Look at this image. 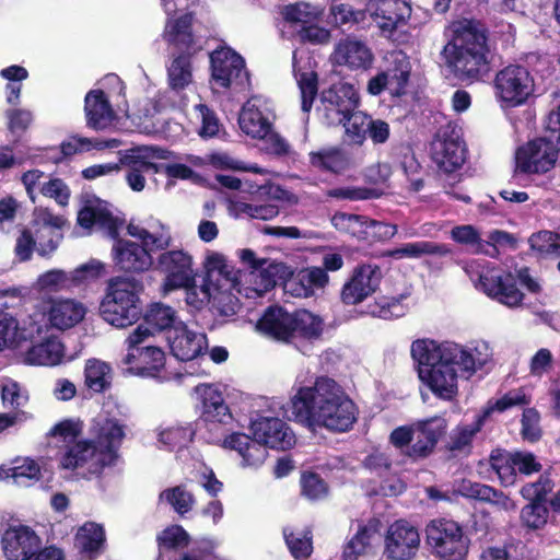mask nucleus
<instances>
[{
	"label": "nucleus",
	"mask_w": 560,
	"mask_h": 560,
	"mask_svg": "<svg viewBox=\"0 0 560 560\" xmlns=\"http://www.w3.org/2000/svg\"><path fill=\"white\" fill-rule=\"evenodd\" d=\"M293 419L307 428L349 430L357 420V408L331 378L319 377L313 386H302L290 401Z\"/></svg>",
	"instance_id": "obj_1"
},
{
	"label": "nucleus",
	"mask_w": 560,
	"mask_h": 560,
	"mask_svg": "<svg viewBox=\"0 0 560 560\" xmlns=\"http://www.w3.org/2000/svg\"><path fill=\"white\" fill-rule=\"evenodd\" d=\"M442 57L451 72L463 82L480 80L489 71V47L486 30L472 20L453 22Z\"/></svg>",
	"instance_id": "obj_2"
},
{
	"label": "nucleus",
	"mask_w": 560,
	"mask_h": 560,
	"mask_svg": "<svg viewBox=\"0 0 560 560\" xmlns=\"http://www.w3.org/2000/svg\"><path fill=\"white\" fill-rule=\"evenodd\" d=\"M324 115L330 125L341 124L349 137L386 140L389 126L381 119H373L363 112H354L359 94L353 85L339 83L322 94Z\"/></svg>",
	"instance_id": "obj_3"
},
{
	"label": "nucleus",
	"mask_w": 560,
	"mask_h": 560,
	"mask_svg": "<svg viewBox=\"0 0 560 560\" xmlns=\"http://www.w3.org/2000/svg\"><path fill=\"white\" fill-rule=\"evenodd\" d=\"M446 343L416 340L411 355L418 362L419 378L440 399L452 400L457 396V361L445 355Z\"/></svg>",
	"instance_id": "obj_4"
},
{
	"label": "nucleus",
	"mask_w": 560,
	"mask_h": 560,
	"mask_svg": "<svg viewBox=\"0 0 560 560\" xmlns=\"http://www.w3.org/2000/svg\"><path fill=\"white\" fill-rule=\"evenodd\" d=\"M141 290V283L135 279L127 277L110 279L107 293L101 304L104 320L117 328H125L136 323L142 314L138 295Z\"/></svg>",
	"instance_id": "obj_5"
},
{
	"label": "nucleus",
	"mask_w": 560,
	"mask_h": 560,
	"mask_svg": "<svg viewBox=\"0 0 560 560\" xmlns=\"http://www.w3.org/2000/svg\"><path fill=\"white\" fill-rule=\"evenodd\" d=\"M425 541L430 551L443 560H463L469 548L463 527L448 518L432 520L425 527Z\"/></svg>",
	"instance_id": "obj_6"
},
{
	"label": "nucleus",
	"mask_w": 560,
	"mask_h": 560,
	"mask_svg": "<svg viewBox=\"0 0 560 560\" xmlns=\"http://www.w3.org/2000/svg\"><path fill=\"white\" fill-rule=\"evenodd\" d=\"M163 249L154 268L164 276L162 288L165 292L194 283L196 271L192 256L184 249Z\"/></svg>",
	"instance_id": "obj_7"
},
{
	"label": "nucleus",
	"mask_w": 560,
	"mask_h": 560,
	"mask_svg": "<svg viewBox=\"0 0 560 560\" xmlns=\"http://www.w3.org/2000/svg\"><path fill=\"white\" fill-rule=\"evenodd\" d=\"M494 89L501 102L515 107L524 104L532 95L534 79L525 67L510 65L495 74Z\"/></svg>",
	"instance_id": "obj_8"
},
{
	"label": "nucleus",
	"mask_w": 560,
	"mask_h": 560,
	"mask_svg": "<svg viewBox=\"0 0 560 560\" xmlns=\"http://www.w3.org/2000/svg\"><path fill=\"white\" fill-rule=\"evenodd\" d=\"M120 164L131 166V171L127 174V183L135 191L143 190L145 178L141 174L142 171L153 170L160 172V166L154 162L156 160H167L171 151L155 145H142L131 150L119 152Z\"/></svg>",
	"instance_id": "obj_9"
},
{
	"label": "nucleus",
	"mask_w": 560,
	"mask_h": 560,
	"mask_svg": "<svg viewBox=\"0 0 560 560\" xmlns=\"http://www.w3.org/2000/svg\"><path fill=\"white\" fill-rule=\"evenodd\" d=\"M212 79L221 88L243 89L248 84L244 59L231 48H220L210 55Z\"/></svg>",
	"instance_id": "obj_10"
},
{
	"label": "nucleus",
	"mask_w": 560,
	"mask_h": 560,
	"mask_svg": "<svg viewBox=\"0 0 560 560\" xmlns=\"http://www.w3.org/2000/svg\"><path fill=\"white\" fill-rule=\"evenodd\" d=\"M420 534L412 524L399 520L386 530L384 538V555L389 560H410L420 547Z\"/></svg>",
	"instance_id": "obj_11"
},
{
	"label": "nucleus",
	"mask_w": 560,
	"mask_h": 560,
	"mask_svg": "<svg viewBox=\"0 0 560 560\" xmlns=\"http://www.w3.org/2000/svg\"><path fill=\"white\" fill-rule=\"evenodd\" d=\"M557 156L553 142H525L515 152L514 173H546L555 166Z\"/></svg>",
	"instance_id": "obj_12"
},
{
	"label": "nucleus",
	"mask_w": 560,
	"mask_h": 560,
	"mask_svg": "<svg viewBox=\"0 0 560 560\" xmlns=\"http://www.w3.org/2000/svg\"><path fill=\"white\" fill-rule=\"evenodd\" d=\"M65 469L85 468L90 474H100L110 465L109 453H102L94 440H82L67 447L60 458Z\"/></svg>",
	"instance_id": "obj_13"
},
{
	"label": "nucleus",
	"mask_w": 560,
	"mask_h": 560,
	"mask_svg": "<svg viewBox=\"0 0 560 560\" xmlns=\"http://www.w3.org/2000/svg\"><path fill=\"white\" fill-rule=\"evenodd\" d=\"M383 273L374 264H363L353 269L350 279L343 284L341 300L347 305L361 303L380 287Z\"/></svg>",
	"instance_id": "obj_14"
},
{
	"label": "nucleus",
	"mask_w": 560,
	"mask_h": 560,
	"mask_svg": "<svg viewBox=\"0 0 560 560\" xmlns=\"http://www.w3.org/2000/svg\"><path fill=\"white\" fill-rule=\"evenodd\" d=\"M148 246L129 240H117L112 249L115 266L126 273H143L150 270L155 261L151 254L153 246Z\"/></svg>",
	"instance_id": "obj_15"
},
{
	"label": "nucleus",
	"mask_w": 560,
	"mask_h": 560,
	"mask_svg": "<svg viewBox=\"0 0 560 560\" xmlns=\"http://www.w3.org/2000/svg\"><path fill=\"white\" fill-rule=\"evenodd\" d=\"M479 285L489 298L510 308L520 307L523 304L524 293L517 289L511 273L487 271L480 276Z\"/></svg>",
	"instance_id": "obj_16"
},
{
	"label": "nucleus",
	"mask_w": 560,
	"mask_h": 560,
	"mask_svg": "<svg viewBox=\"0 0 560 560\" xmlns=\"http://www.w3.org/2000/svg\"><path fill=\"white\" fill-rule=\"evenodd\" d=\"M446 428V420L439 416L413 422V443L406 454L413 459L428 457L445 434Z\"/></svg>",
	"instance_id": "obj_17"
},
{
	"label": "nucleus",
	"mask_w": 560,
	"mask_h": 560,
	"mask_svg": "<svg viewBox=\"0 0 560 560\" xmlns=\"http://www.w3.org/2000/svg\"><path fill=\"white\" fill-rule=\"evenodd\" d=\"M330 61L349 70H368L374 62V54L366 42L348 36L335 45Z\"/></svg>",
	"instance_id": "obj_18"
},
{
	"label": "nucleus",
	"mask_w": 560,
	"mask_h": 560,
	"mask_svg": "<svg viewBox=\"0 0 560 560\" xmlns=\"http://www.w3.org/2000/svg\"><path fill=\"white\" fill-rule=\"evenodd\" d=\"M1 545L8 560H30L40 547V538L28 526H10L2 535Z\"/></svg>",
	"instance_id": "obj_19"
},
{
	"label": "nucleus",
	"mask_w": 560,
	"mask_h": 560,
	"mask_svg": "<svg viewBox=\"0 0 560 560\" xmlns=\"http://www.w3.org/2000/svg\"><path fill=\"white\" fill-rule=\"evenodd\" d=\"M254 439L276 450H288L295 443V435L279 418L262 417L252 423Z\"/></svg>",
	"instance_id": "obj_20"
},
{
	"label": "nucleus",
	"mask_w": 560,
	"mask_h": 560,
	"mask_svg": "<svg viewBox=\"0 0 560 560\" xmlns=\"http://www.w3.org/2000/svg\"><path fill=\"white\" fill-rule=\"evenodd\" d=\"M202 405V419L208 425L228 424L232 413L217 385L200 384L194 388Z\"/></svg>",
	"instance_id": "obj_21"
},
{
	"label": "nucleus",
	"mask_w": 560,
	"mask_h": 560,
	"mask_svg": "<svg viewBox=\"0 0 560 560\" xmlns=\"http://www.w3.org/2000/svg\"><path fill=\"white\" fill-rule=\"evenodd\" d=\"M445 355L457 361V368L469 375L485 366L492 358V350L487 341L475 342L472 348H466L455 342L445 341Z\"/></svg>",
	"instance_id": "obj_22"
},
{
	"label": "nucleus",
	"mask_w": 560,
	"mask_h": 560,
	"mask_svg": "<svg viewBox=\"0 0 560 560\" xmlns=\"http://www.w3.org/2000/svg\"><path fill=\"white\" fill-rule=\"evenodd\" d=\"M375 25L385 36L405 24L410 18L411 8L408 0H386L369 9Z\"/></svg>",
	"instance_id": "obj_23"
},
{
	"label": "nucleus",
	"mask_w": 560,
	"mask_h": 560,
	"mask_svg": "<svg viewBox=\"0 0 560 560\" xmlns=\"http://www.w3.org/2000/svg\"><path fill=\"white\" fill-rule=\"evenodd\" d=\"M77 221L80 226L86 230L97 225L113 238L118 236V230L124 223L122 220L114 217L107 205L101 200L89 201L79 211Z\"/></svg>",
	"instance_id": "obj_24"
},
{
	"label": "nucleus",
	"mask_w": 560,
	"mask_h": 560,
	"mask_svg": "<svg viewBox=\"0 0 560 560\" xmlns=\"http://www.w3.org/2000/svg\"><path fill=\"white\" fill-rule=\"evenodd\" d=\"M293 313L279 306L268 307L256 324V329L277 341L291 342Z\"/></svg>",
	"instance_id": "obj_25"
},
{
	"label": "nucleus",
	"mask_w": 560,
	"mask_h": 560,
	"mask_svg": "<svg viewBox=\"0 0 560 560\" xmlns=\"http://www.w3.org/2000/svg\"><path fill=\"white\" fill-rule=\"evenodd\" d=\"M170 348L175 358L180 361H189L197 358L207 346L205 334L194 332L179 323V327L168 336Z\"/></svg>",
	"instance_id": "obj_26"
},
{
	"label": "nucleus",
	"mask_w": 560,
	"mask_h": 560,
	"mask_svg": "<svg viewBox=\"0 0 560 560\" xmlns=\"http://www.w3.org/2000/svg\"><path fill=\"white\" fill-rule=\"evenodd\" d=\"M126 424L116 418L103 419L94 427V441L102 453H109L110 465H114L119 457L118 450L126 436Z\"/></svg>",
	"instance_id": "obj_27"
},
{
	"label": "nucleus",
	"mask_w": 560,
	"mask_h": 560,
	"mask_svg": "<svg viewBox=\"0 0 560 560\" xmlns=\"http://www.w3.org/2000/svg\"><path fill=\"white\" fill-rule=\"evenodd\" d=\"M259 100L252 98L243 106L238 125L244 135L256 140H275V133L268 118L258 108Z\"/></svg>",
	"instance_id": "obj_28"
},
{
	"label": "nucleus",
	"mask_w": 560,
	"mask_h": 560,
	"mask_svg": "<svg viewBox=\"0 0 560 560\" xmlns=\"http://www.w3.org/2000/svg\"><path fill=\"white\" fill-rule=\"evenodd\" d=\"M84 112L89 127L103 130L113 125L116 114L102 90H91L84 98Z\"/></svg>",
	"instance_id": "obj_29"
},
{
	"label": "nucleus",
	"mask_w": 560,
	"mask_h": 560,
	"mask_svg": "<svg viewBox=\"0 0 560 560\" xmlns=\"http://www.w3.org/2000/svg\"><path fill=\"white\" fill-rule=\"evenodd\" d=\"M86 307L72 299L52 300L47 313L50 325L66 330L78 325L85 316Z\"/></svg>",
	"instance_id": "obj_30"
},
{
	"label": "nucleus",
	"mask_w": 560,
	"mask_h": 560,
	"mask_svg": "<svg viewBox=\"0 0 560 560\" xmlns=\"http://www.w3.org/2000/svg\"><path fill=\"white\" fill-rule=\"evenodd\" d=\"M328 279L327 272L320 267L305 268L284 283V290L293 296L308 298L315 289L324 288Z\"/></svg>",
	"instance_id": "obj_31"
},
{
	"label": "nucleus",
	"mask_w": 560,
	"mask_h": 560,
	"mask_svg": "<svg viewBox=\"0 0 560 560\" xmlns=\"http://www.w3.org/2000/svg\"><path fill=\"white\" fill-rule=\"evenodd\" d=\"M431 159L445 173L458 170L466 160V149L460 142H431Z\"/></svg>",
	"instance_id": "obj_32"
},
{
	"label": "nucleus",
	"mask_w": 560,
	"mask_h": 560,
	"mask_svg": "<svg viewBox=\"0 0 560 560\" xmlns=\"http://www.w3.org/2000/svg\"><path fill=\"white\" fill-rule=\"evenodd\" d=\"M280 14L284 22L298 31L310 23H318L324 14V9L308 2H295L283 5Z\"/></svg>",
	"instance_id": "obj_33"
},
{
	"label": "nucleus",
	"mask_w": 560,
	"mask_h": 560,
	"mask_svg": "<svg viewBox=\"0 0 560 560\" xmlns=\"http://www.w3.org/2000/svg\"><path fill=\"white\" fill-rule=\"evenodd\" d=\"M63 357V346L55 338L33 345L24 354V362L33 365H56Z\"/></svg>",
	"instance_id": "obj_34"
},
{
	"label": "nucleus",
	"mask_w": 560,
	"mask_h": 560,
	"mask_svg": "<svg viewBox=\"0 0 560 560\" xmlns=\"http://www.w3.org/2000/svg\"><path fill=\"white\" fill-rule=\"evenodd\" d=\"M113 371L109 364L98 359H90L84 366V384L97 394L104 393L112 386Z\"/></svg>",
	"instance_id": "obj_35"
},
{
	"label": "nucleus",
	"mask_w": 560,
	"mask_h": 560,
	"mask_svg": "<svg viewBox=\"0 0 560 560\" xmlns=\"http://www.w3.org/2000/svg\"><path fill=\"white\" fill-rule=\"evenodd\" d=\"M324 331V320L322 317L301 310L293 313L292 341L295 338L306 340H317Z\"/></svg>",
	"instance_id": "obj_36"
},
{
	"label": "nucleus",
	"mask_w": 560,
	"mask_h": 560,
	"mask_svg": "<svg viewBox=\"0 0 560 560\" xmlns=\"http://www.w3.org/2000/svg\"><path fill=\"white\" fill-rule=\"evenodd\" d=\"M389 68L385 71L390 79L392 91L401 94L408 83L411 72L409 57L401 50L392 51L388 55Z\"/></svg>",
	"instance_id": "obj_37"
},
{
	"label": "nucleus",
	"mask_w": 560,
	"mask_h": 560,
	"mask_svg": "<svg viewBox=\"0 0 560 560\" xmlns=\"http://www.w3.org/2000/svg\"><path fill=\"white\" fill-rule=\"evenodd\" d=\"M451 253L452 249L445 244L421 241L408 243L399 248L389 250L386 256L399 259L402 257L419 258L423 255L446 256Z\"/></svg>",
	"instance_id": "obj_38"
},
{
	"label": "nucleus",
	"mask_w": 560,
	"mask_h": 560,
	"mask_svg": "<svg viewBox=\"0 0 560 560\" xmlns=\"http://www.w3.org/2000/svg\"><path fill=\"white\" fill-rule=\"evenodd\" d=\"M136 359L132 364L139 374L154 376L164 366L165 354L159 347L145 345L135 350Z\"/></svg>",
	"instance_id": "obj_39"
},
{
	"label": "nucleus",
	"mask_w": 560,
	"mask_h": 560,
	"mask_svg": "<svg viewBox=\"0 0 560 560\" xmlns=\"http://www.w3.org/2000/svg\"><path fill=\"white\" fill-rule=\"evenodd\" d=\"M311 163L326 171L340 173L351 164L349 154L340 149H331L311 154Z\"/></svg>",
	"instance_id": "obj_40"
},
{
	"label": "nucleus",
	"mask_w": 560,
	"mask_h": 560,
	"mask_svg": "<svg viewBox=\"0 0 560 560\" xmlns=\"http://www.w3.org/2000/svg\"><path fill=\"white\" fill-rule=\"evenodd\" d=\"M145 323L153 326L158 330L170 329L172 334L176 327H179L176 311L170 305L163 303H154L150 306L145 314Z\"/></svg>",
	"instance_id": "obj_41"
},
{
	"label": "nucleus",
	"mask_w": 560,
	"mask_h": 560,
	"mask_svg": "<svg viewBox=\"0 0 560 560\" xmlns=\"http://www.w3.org/2000/svg\"><path fill=\"white\" fill-rule=\"evenodd\" d=\"M376 537L377 529L374 524L361 526L358 533L345 547V560H355L358 556L365 553Z\"/></svg>",
	"instance_id": "obj_42"
},
{
	"label": "nucleus",
	"mask_w": 560,
	"mask_h": 560,
	"mask_svg": "<svg viewBox=\"0 0 560 560\" xmlns=\"http://www.w3.org/2000/svg\"><path fill=\"white\" fill-rule=\"evenodd\" d=\"M191 23L192 15L190 13H186L174 21L168 20L164 32L165 38L170 43L189 48L194 42L190 32Z\"/></svg>",
	"instance_id": "obj_43"
},
{
	"label": "nucleus",
	"mask_w": 560,
	"mask_h": 560,
	"mask_svg": "<svg viewBox=\"0 0 560 560\" xmlns=\"http://www.w3.org/2000/svg\"><path fill=\"white\" fill-rule=\"evenodd\" d=\"M459 491L463 495L467 498L479 500L482 502H489L501 505H505L508 502V497L503 492L498 491L490 486L479 482H472L470 480L463 481Z\"/></svg>",
	"instance_id": "obj_44"
},
{
	"label": "nucleus",
	"mask_w": 560,
	"mask_h": 560,
	"mask_svg": "<svg viewBox=\"0 0 560 560\" xmlns=\"http://www.w3.org/2000/svg\"><path fill=\"white\" fill-rule=\"evenodd\" d=\"M489 463L503 486L514 485L516 481L514 454L494 450L490 455Z\"/></svg>",
	"instance_id": "obj_45"
},
{
	"label": "nucleus",
	"mask_w": 560,
	"mask_h": 560,
	"mask_svg": "<svg viewBox=\"0 0 560 560\" xmlns=\"http://www.w3.org/2000/svg\"><path fill=\"white\" fill-rule=\"evenodd\" d=\"M284 269L282 264H268L267 267H255L250 272V279L254 287V290L258 294H262L270 289H272L279 279H281V272Z\"/></svg>",
	"instance_id": "obj_46"
},
{
	"label": "nucleus",
	"mask_w": 560,
	"mask_h": 560,
	"mask_svg": "<svg viewBox=\"0 0 560 560\" xmlns=\"http://www.w3.org/2000/svg\"><path fill=\"white\" fill-rule=\"evenodd\" d=\"M159 500L167 502L179 515L190 512L196 503L194 494L183 485L163 490Z\"/></svg>",
	"instance_id": "obj_47"
},
{
	"label": "nucleus",
	"mask_w": 560,
	"mask_h": 560,
	"mask_svg": "<svg viewBox=\"0 0 560 560\" xmlns=\"http://www.w3.org/2000/svg\"><path fill=\"white\" fill-rule=\"evenodd\" d=\"M451 237L456 243L466 247L471 254H489L486 249V243L481 238L479 231L470 225H458L451 230ZM490 255H492L490 253Z\"/></svg>",
	"instance_id": "obj_48"
},
{
	"label": "nucleus",
	"mask_w": 560,
	"mask_h": 560,
	"mask_svg": "<svg viewBox=\"0 0 560 560\" xmlns=\"http://www.w3.org/2000/svg\"><path fill=\"white\" fill-rule=\"evenodd\" d=\"M91 143L92 142H61L57 148H50L48 150L47 159L58 164L79 152L89 151L91 149L103 150L117 142H96L95 145L90 147Z\"/></svg>",
	"instance_id": "obj_49"
},
{
	"label": "nucleus",
	"mask_w": 560,
	"mask_h": 560,
	"mask_svg": "<svg viewBox=\"0 0 560 560\" xmlns=\"http://www.w3.org/2000/svg\"><path fill=\"white\" fill-rule=\"evenodd\" d=\"M528 243L530 249L539 257H560V235L551 231L534 233Z\"/></svg>",
	"instance_id": "obj_50"
},
{
	"label": "nucleus",
	"mask_w": 560,
	"mask_h": 560,
	"mask_svg": "<svg viewBox=\"0 0 560 560\" xmlns=\"http://www.w3.org/2000/svg\"><path fill=\"white\" fill-rule=\"evenodd\" d=\"M38 291L59 292L74 288L71 273L61 269H51L40 275L35 283Z\"/></svg>",
	"instance_id": "obj_51"
},
{
	"label": "nucleus",
	"mask_w": 560,
	"mask_h": 560,
	"mask_svg": "<svg viewBox=\"0 0 560 560\" xmlns=\"http://www.w3.org/2000/svg\"><path fill=\"white\" fill-rule=\"evenodd\" d=\"M104 541V530L95 523L84 524L75 535V546L85 552L97 550Z\"/></svg>",
	"instance_id": "obj_52"
},
{
	"label": "nucleus",
	"mask_w": 560,
	"mask_h": 560,
	"mask_svg": "<svg viewBox=\"0 0 560 560\" xmlns=\"http://www.w3.org/2000/svg\"><path fill=\"white\" fill-rule=\"evenodd\" d=\"M192 80L191 66L187 56L174 58L168 67V81L174 90L187 86Z\"/></svg>",
	"instance_id": "obj_53"
},
{
	"label": "nucleus",
	"mask_w": 560,
	"mask_h": 560,
	"mask_svg": "<svg viewBox=\"0 0 560 560\" xmlns=\"http://www.w3.org/2000/svg\"><path fill=\"white\" fill-rule=\"evenodd\" d=\"M285 542L292 556L296 559L307 558L313 551L312 535L310 530L289 532L283 530Z\"/></svg>",
	"instance_id": "obj_54"
},
{
	"label": "nucleus",
	"mask_w": 560,
	"mask_h": 560,
	"mask_svg": "<svg viewBox=\"0 0 560 560\" xmlns=\"http://www.w3.org/2000/svg\"><path fill=\"white\" fill-rule=\"evenodd\" d=\"M128 233L131 236L141 240L142 241L141 244L151 245V246H153V249H156V250H163V249L170 248L172 245V242H173L171 233L167 230H165L164 228H162L161 232H159V233H152L145 229L135 226V225H129Z\"/></svg>",
	"instance_id": "obj_55"
},
{
	"label": "nucleus",
	"mask_w": 560,
	"mask_h": 560,
	"mask_svg": "<svg viewBox=\"0 0 560 560\" xmlns=\"http://www.w3.org/2000/svg\"><path fill=\"white\" fill-rule=\"evenodd\" d=\"M189 536L179 525H173L165 528L159 536L158 542L160 556L158 560H162L163 550L184 548L188 545Z\"/></svg>",
	"instance_id": "obj_56"
},
{
	"label": "nucleus",
	"mask_w": 560,
	"mask_h": 560,
	"mask_svg": "<svg viewBox=\"0 0 560 560\" xmlns=\"http://www.w3.org/2000/svg\"><path fill=\"white\" fill-rule=\"evenodd\" d=\"M482 419L470 425L457 427L450 436L448 448L452 452H465L469 450L472 438L480 430Z\"/></svg>",
	"instance_id": "obj_57"
},
{
	"label": "nucleus",
	"mask_w": 560,
	"mask_h": 560,
	"mask_svg": "<svg viewBox=\"0 0 560 560\" xmlns=\"http://www.w3.org/2000/svg\"><path fill=\"white\" fill-rule=\"evenodd\" d=\"M194 431L190 427H171L159 433V441L170 450L180 448L191 442Z\"/></svg>",
	"instance_id": "obj_58"
},
{
	"label": "nucleus",
	"mask_w": 560,
	"mask_h": 560,
	"mask_svg": "<svg viewBox=\"0 0 560 560\" xmlns=\"http://www.w3.org/2000/svg\"><path fill=\"white\" fill-rule=\"evenodd\" d=\"M295 77L301 92L302 110L307 113L317 94V75L314 72H303Z\"/></svg>",
	"instance_id": "obj_59"
},
{
	"label": "nucleus",
	"mask_w": 560,
	"mask_h": 560,
	"mask_svg": "<svg viewBox=\"0 0 560 560\" xmlns=\"http://www.w3.org/2000/svg\"><path fill=\"white\" fill-rule=\"evenodd\" d=\"M71 273V279L73 280L74 288L101 278L106 273L105 264L100 260L91 259L86 264H83L75 268Z\"/></svg>",
	"instance_id": "obj_60"
},
{
	"label": "nucleus",
	"mask_w": 560,
	"mask_h": 560,
	"mask_svg": "<svg viewBox=\"0 0 560 560\" xmlns=\"http://www.w3.org/2000/svg\"><path fill=\"white\" fill-rule=\"evenodd\" d=\"M153 337V331L149 327V324L144 323L139 325L126 339L128 345V353L124 359L126 364H132L136 359L135 350L140 349L145 345H150L149 341Z\"/></svg>",
	"instance_id": "obj_61"
},
{
	"label": "nucleus",
	"mask_w": 560,
	"mask_h": 560,
	"mask_svg": "<svg viewBox=\"0 0 560 560\" xmlns=\"http://www.w3.org/2000/svg\"><path fill=\"white\" fill-rule=\"evenodd\" d=\"M37 247L36 252L42 257L50 256L59 246L62 234L50 228H36Z\"/></svg>",
	"instance_id": "obj_62"
},
{
	"label": "nucleus",
	"mask_w": 560,
	"mask_h": 560,
	"mask_svg": "<svg viewBox=\"0 0 560 560\" xmlns=\"http://www.w3.org/2000/svg\"><path fill=\"white\" fill-rule=\"evenodd\" d=\"M37 245L36 231L33 232L30 228H22L19 230L14 252L21 261L30 260Z\"/></svg>",
	"instance_id": "obj_63"
},
{
	"label": "nucleus",
	"mask_w": 560,
	"mask_h": 560,
	"mask_svg": "<svg viewBox=\"0 0 560 560\" xmlns=\"http://www.w3.org/2000/svg\"><path fill=\"white\" fill-rule=\"evenodd\" d=\"M548 510L539 502L530 501L521 512V518L525 526L537 529L547 523Z\"/></svg>",
	"instance_id": "obj_64"
}]
</instances>
